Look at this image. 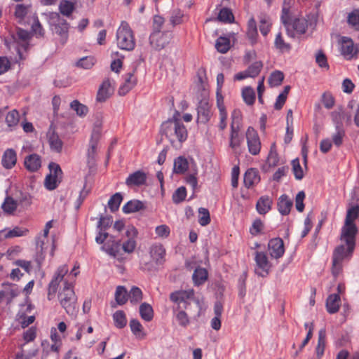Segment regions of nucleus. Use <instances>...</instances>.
<instances>
[{"label": "nucleus", "instance_id": "obj_1", "mask_svg": "<svg viewBox=\"0 0 359 359\" xmlns=\"http://www.w3.org/2000/svg\"><path fill=\"white\" fill-rule=\"evenodd\" d=\"M180 116V113L176 111L172 118L163 122L161 126L162 135L175 148L180 147L188 137L187 129Z\"/></svg>", "mask_w": 359, "mask_h": 359}, {"label": "nucleus", "instance_id": "obj_2", "mask_svg": "<svg viewBox=\"0 0 359 359\" xmlns=\"http://www.w3.org/2000/svg\"><path fill=\"white\" fill-rule=\"evenodd\" d=\"M356 236L340 233L342 244L337 246L332 255V273L337 276L341 269V263L345 259H350L355 248Z\"/></svg>", "mask_w": 359, "mask_h": 359}, {"label": "nucleus", "instance_id": "obj_3", "mask_svg": "<svg viewBox=\"0 0 359 359\" xmlns=\"http://www.w3.org/2000/svg\"><path fill=\"white\" fill-rule=\"evenodd\" d=\"M79 266L75 265L68 274L69 268L67 265L64 264L57 269L48 287L47 298L49 301L55 298L58 286L62 281L64 283L65 280L67 279L72 281L74 285L75 278L79 273Z\"/></svg>", "mask_w": 359, "mask_h": 359}, {"label": "nucleus", "instance_id": "obj_4", "mask_svg": "<svg viewBox=\"0 0 359 359\" xmlns=\"http://www.w3.org/2000/svg\"><path fill=\"white\" fill-rule=\"evenodd\" d=\"M58 299L67 314L72 316L76 314L77 297L74 291L72 281L65 280L63 287L58 294Z\"/></svg>", "mask_w": 359, "mask_h": 359}, {"label": "nucleus", "instance_id": "obj_5", "mask_svg": "<svg viewBox=\"0 0 359 359\" xmlns=\"http://www.w3.org/2000/svg\"><path fill=\"white\" fill-rule=\"evenodd\" d=\"M231 130L229 135V147L236 150L243 142V137L241 133L242 128V116L239 110H233L231 115Z\"/></svg>", "mask_w": 359, "mask_h": 359}, {"label": "nucleus", "instance_id": "obj_6", "mask_svg": "<svg viewBox=\"0 0 359 359\" xmlns=\"http://www.w3.org/2000/svg\"><path fill=\"white\" fill-rule=\"evenodd\" d=\"M117 46L124 50L130 51L135 47V39L129 25L123 21L116 31Z\"/></svg>", "mask_w": 359, "mask_h": 359}, {"label": "nucleus", "instance_id": "obj_7", "mask_svg": "<svg viewBox=\"0 0 359 359\" xmlns=\"http://www.w3.org/2000/svg\"><path fill=\"white\" fill-rule=\"evenodd\" d=\"M359 217V205H353L347 210L344 224L341 229V233L356 236L358 231L355 221Z\"/></svg>", "mask_w": 359, "mask_h": 359}, {"label": "nucleus", "instance_id": "obj_8", "mask_svg": "<svg viewBox=\"0 0 359 359\" xmlns=\"http://www.w3.org/2000/svg\"><path fill=\"white\" fill-rule=\"evenodd\" d=\"M50 173L46 175L44 180L45 187L52 191L55 189L62 178V171L59 164L51 162L48 165Z\"/></svg>", "mask_w": 359, "mask_h": 359}, {"label": "nucleus", "instance_id": "obj_9", "mask_svg": "<svg viewBox=\"0 0 359 359\" xmlns=\"http://www.w3.org/2000/svg\"><path fill=\"white\" fill-rule=\"evenodd\" d=\"M194 296V291L192 289L187 290H177L170 294V299L177 305L176 309H187L189 304L188 301Z\"/></svg>", "mask_w": 359, "mask_h": 359}, {"label": "nucleus", "instance_id": "obj_10", "mask_svg": "<svg viewBox=\"0 0 359 359\" xmlns=\"http://www.w3.org/2000/svg\"><path fill=\"white\" fill-rule=\"evenodd\" d=\"M248 151L250 154L256 156L260 152L262 144L257 132L251 126L248 127L245 133Z\"/></svg>", "mask_w": 359, "mask_h": 359}, {"label": "nucleus", "instance_id": "obj_11", "mask_svg": "<svg viewBox=\"0 0 359 359\" xmlns=\"http://www.w3.org/2000/svg\"><path fill=\"white\" fill-rule=\"evenodd\" d=\"M255 261L256 263V273L262 277L266 276L271 268L267 255L264 252L257 251L255 253Z\"/></svg>", "mask_w": 359, "mask_h": 359}, {"label": "nucleus", "instance_id": "obj_12", "mask_svg": "<svg viewBox=\"0 0 359 359\" xmlns=\"http://www.w3.org/2000/svg\"><path fill=\"white\" fill-rule=\"evenodd\" d=\"M48 16L49 24L50 26L54 27V31L60 36H67L69 29V24L67 21L61 18L58 13H50Z\"/></svg>", "mask_w": 359, "mask_h": 359}, {"label": "nucleus", "instance_id": "obj_13", "mask_svg": "<svg viewBox=\"0 0 359 359\" xmlns=\"http://www.w3.org/2000/svg\"><path fill=\"white\" fill-rule=\"evenodd\" d=\"M171 38V34L169 32H152L149 36L151 46L156 49L161 50L165 47Z\"/></svg>", "mask_w": 359, "mask_h": 359}, {"label": "nucleus", "instance_id": "obj_14", "mask_svg": "<svg viewBox=\"0 0 359 359\" xmlns=\"http://www.w3.org/2000/svg\"><path fill=\"white\" fill-rule=\"evenodd\" d=\"M308 22L306 19L296 18L292 23L287 27V34L290 37H294L296 34H303L306 32Z\"/></svg>", "mask_w": 359, "mask_h": 359}, {"label": "nucleus", "instance_id": "obj_15", "mask_svg": "<svg viewBox=\"0 0 359 359\" xmlns=\"http://www.w3.org/2000/svg\"><path fill=\"white\" fill-rule=\"evenodd\" d=\"M135 72L136 70L133 69L132 72H128L123 75V83L118 88V94L120 95H126L136 86L137 79L135 75Z\"/></svg>", "mask_w": 359, "mask_h": 359}, {"label": "nucleus", "instance_id": "obj_16", "mask_svg": "<svg viewBox=\"0 0 359 359\" xmlns=\"http://www.w3.org/2000/svg\"><path fill=\"white\" fill-rule=\"evenodd\" d=\"M268 250L271 257L279 259L285 253V246L283 241L280 238H272L268 244Z\"/></svg>", "mask_w": 359, "mask_h": 359}, {"label": "nucleus", "instance_id": "obj_17", "mask_svg": "<svg viewBox=\"0 0 359 359\" xmlns=\"http://www.w3.org/2000/svg\"><path fill=\"white\" fill-rule=\"evenodd\" d=\"M20 289L16 285L11 283H3L0 289V302L3 300L11 302L13 298L18 296L20 293Z\"/></svg>", "mask_w": 359, "mask_h": 359}, {"label": "nucleus", "instance_id": "obj_18", "mask_svg": "<svg viewBox=\"0 0 359 359\" xmlns=\"http://www.w3.org/2000/svg\"><path fill=\"white\" fill-rule=\"evenodd\" d=\"M340 51L346 60L352 59L357 53L353 40L346 36L341 38Z\"/></svg>", "mask_w": 359, "mask_h": 359}, {"label": "nucleus", "instance_id": "obj_19", "mask_svg": "<svg viewBox=\"0 0 359 359\" xmlns=\"http://www.w3.org/2000/svg\"><path fill=\"white\" fill-rule=\"evenodd\" d=\"M147 174L142 170H137L128 175L126 180V184L128 187H141L147 182Z\"/></svg>", "mask_w": 359, "mask_h": 359}, {"label": "nucleus", "instance_id": "obj_20", "mask_svg": "<svg viewBox=\"0 0 359 359\" xmlns=\"http://www.w3.org/2000/svg\"><path fill=\"white\" fill-rule=\"evenodd\" d=\"M149 254L151 259L157 264H163L165 261V249L161 243H154L149 248Z\"/></svg>", "mask_w": 359, "mask_h": 359}, {"label": "nucleus", "instance_id": "obj_21", "mask_svg": "<svg viewBox=\"0 0 359 359\" xmlns=\"http://www.w3.org/2000/svg\"><path fill=\"white\" fill-rule=\"evenodd\" d=\"M28 229L23 227L15 226L13 229H4L0 231V241L6 238L20 237L26 236Z\"/></svg>", "mask_w": 359, "mask_h": 359}, {"label": "nucleus", "instance_id": "obj_22", "mask_svg": "<svg viewBox=\"0 0 359 359\" xmlns=\"http://www.w3.org/2000/svg\"><path fill=\"white\" fill-rule=\"evenodd\" d=\"M100 140V134L93 132L89 142V147L87 151L88 163H93L97 155V147Z\"/></svg>", "mask_w": 359, "mask_h": 359}, {"label": "nucleus", "instance_id": "obj_23", "mask_svg": "<svg viewBox=\"0 0 359 359\" xmlns=\"http://www.w3.org/2000/svg\"><path fill=\"white\" fill-rule=\"evenodd\" d=\"M24 165L27 170L36 172L41 166V158L36 154H30L25 158Z\"/></svg>", "mask_w": 359, "mask_h": 359}, {"label": "nucleus", "instance_id": "obj_24", "mask_svg": "<svg viewBox=\"0 0 359 359\" xmlns=\"http://www.w3.org/2000/svg\"><path fill=\"white\" fill-rule=\"evenodd\" d=\"M260 182V176L259 175V171L255 168H250L248 169L245 175L243 182L248 189L254 187L257 184Z\"/></svg>", "mask_w": 359, "mask_h": 359}, {"label": "nucleus", "instance_id": "obj_25", "mask_svg": "<svg viewBox=\"0 0 359 359\" xmlns=\"http://www.w3.org/2000/svg\"><path fill=\"white\" fill-rule=\"evenodd\" d=\"M112 91L109 80L103 81L97 93V101L100 102H105L109 97Z\"/></svg>", "mask_w": 359, "mask_h": 359}, {"label": "nucleus", "instance_id": "obj_26", "mask_svg": "<svg viewBox=\"0 0 359 359\" xmlns=\"http://www.w3.org/2000/svg\"><path fill=\"white\" fill-rule=\"evenodd\" d=\"M273 200L269 196H261L256 203L257 211L260 215H265L271 209Z\"/></svg>", "mask_w": 359, "mask_h": 359}, {"label": "nucleus", "instance_id": "obj_27", "mask_svg": "<svg viewBox=\"0 0 359 359\" xmlns=\"http://www.w3.org/2000/svg\"><path fill=\"white\" fill-rule=\"evenodd\" d=\"M17 162L16 152L13 149H6L2 156V165L6 169H11L15 166Z\"/></svg>", "mask_w": 359, "mask_h": 359}, {"label": "nucleus", "instance_id": "obj_28", "mask_svg": "<svg viewBox=\"0 0 359 359\" xmlns=\"http://www.w3.org/2000/svg\"><path fill=\"white\" fill-rule=\"evenodd\" d=\"M198 121L201 123H207L211 117V111L209 104L206 102H201L197 108Z\"/></svg>", "mask_w": 359, "mask_h": 359}, {"label": "nucleus", "instance_id": "obj_29", "mask_svg": "<svg viewBox=\"0 0 359 359\" xmlns=\"http://www.w3.org/2000/svg\"><path fill=\"white\" fill-rule=\"evenodd\" d=\"M293 202L286 194L281 195L278 201V210L283 215H287L290 212Z\"/></svg>", "mask_w": 359, "mask_h": 359}, {"label": "nucleus", "instance_id": "obj_30", "mask_svg": "<svg viewBox=\"0 0 359 359\" xmlns=\"http://www.w3.org/2000/svg\"><path fill=\"white\" fill-rule=\"evenodd\" d=\"M341 299L339 294H332L326 301L327 311L330 313H337L340 307Z\"/></svg>", "mask_w": 359, "mask_h": 359}, {"label": "nucleus", "instance_id": "obj_31", "mask_svg": "<svg viewBox=\"0 0 359 359\" xmlns=\"http://www.w3.org/2000/svg\"><path fill=\"white\" fill-rule=\"evenodd\" d=\"M111 238H113V237H111V238L102 246L101 249L109 255L115 257L120 251L121 243L119 241L111 240Z\"/></svg>", "mask_w": 359, "mask_h": 359}, {"label": "nucleus", "instance_id": "obj_32", "mask_svg": "<svg viewBox=\"0 0 359 359\" xmlns=\"http://www.w3.org/2000/svg\"><path fill=\"white\" fill-rule=\"evenodd\" d=\"M331 117L335 124V128L338 126H342V123L345 117L346 118L347 122H350L351 120V116L350 114H346L342 107H338L333 111L331 113Z\"/></svg>", "mask_w": 359, "mask_h": 359}, {"label": "nucleus", "instance_id": "obj_33", "mask_svg": "<svg viewBox=\"0 0 359 359\" xmlns=\"http://www.w3.org/2000/svg\"><path fill=\"white\" fill-rule=\"evenodd\" d=\"M259 30L264 36H266L270 32L272 22L270 17L265 14L262 13L259 16Z\"/></svg>", "mask_w": 359, "mask_h": 359}, {"label": "nucleus", "instance_id": "obj_34", "mask_svg": "<svg viewBox=\"0 0 359 359\" xmlns=\"http://www.w3.org/2000/svg\"><path fill=\"white\" fill-rule=\"evenodd\" d=\"M247 36L252 44H255L257 41L258 36L257 23L254 17L249 19L247 28Z\"/></svg>", "mask_w": 359, "mask_h": 359}, {"label": "nucleus", "instance_id": "obj_35", "mask_svg": "<svg viewBox=\"0 0 359 359\" xmlns=\"http://www.w3.org/2000/svg\"><path fill=\"white\" fill-rule=\"evenodd\" d=\"M143 203L138 200H132L127 202L123 207L122 210L124 213L128 214L135 212L144 209Z\"/></svg>", "mask_w": 359, "mask_h": 359}, {"label": "nucleus", "instance_id": "obj_36", "mask_svg": "<svg viewBox=\"0 0 359 359\" xmlns=\"http://www.w3.org/2000/svg\"><path fill=\"white\" fill-rule=\"evenodd\" d=\"M130 327L132 333L139 339H144L146 334L140 322L137 319H132L130 321Z\"/></svg>", "mask_w": 359, "mask_h": 359}, {"label": "nucleus", "instance_id": "obj_37", "mask_svg": "<svg viewBox=\"0 0 359 359\" xmlns=\"http://www.w3.org/2000/svg\"><path fill=\"white\" fill-rule=\"evenodd\" d=\"M208 271L205 269L198 267L195 269L192 278L196 285H201L205 283L208 278Z\"/></svg>", "mask_w": 359, "mask_h": 359}, {"label": "nucleus", "instance_id": "obj_38", "mask_svg": "<svg viewBox=\"0 0 359 359\" xmlns=\"http://www.w3.org/2000/svg\"><path fill=\"white\" fill-rule=\"evenodd\" d=\"M325 341H326V330L323 328L320 329L318 332V344L316 346V354L318 358H321L325 351Z\"/></svg>", "mask_w": 359, "mask_h": 359}, {"label": "nucleus", "instance_id": "obj_39", "mask_svg": "<svg viewBox=\"0 0 359 359\" xmlns=\"http://www.w3.org/2000/svg\"><path fill=\"white\" fill-rule=\"evenodd\" d=\"M140 315L145 321H151L154 317V311L151 306L147 303H142L140 306Z\"/></svg>", "mask_w": 359, "mask_h": 359}, {"label": "nucleus", "instance_id": "obj_40", "mask_svg": "<svg viewBox=\"0 0 359 359\" xmlns=\"http://www.w3.org/2000/svg\"><path fill=\"white\" fill-rule=\"evenodd\" d=\"M48 142L51 150L57 153L61 152L63 143L57 134L52 133L48 137Z\"/></svg>", "mask_w": 359, "mask_h": 359}, {"label": "nucleus", "instance_id": "obj_41", "mask_svg": "<svg viewBox=\"0 0 359 359\" xmlns=\"http://www.w3.org/2000/svg\"><path fill=\"white\" fill-rule=\"evenodd\" d=\"M189 167L187 160L182 156L177 157L174 161V172L177 174L185 172Z\"/></svg>", "mask_w": 359, "mask_h": 359}, {"label": "nucleus", "instance_id": "obj_42", "mask_svg": "<svg viewBox=\"0 0 359 359\" xmlns=\"http://www.w3.org/2000/svg\"><path fill=\"white\" fill-rule=\"evenodd\" d=\"M129 299L128 292L125 287L118 286L115 292V300L119 305L125 304Z\"/></svg>", "mask_w": 359, "mask_h": 359}, {"label": "nucleus", "instance_id": "obj_43", "mask_svg": "<svg viewBox=\"0 0 359 359\" xmlns=\"http://www.w3.org/2000/svg\"><path fill=\"white\" fill-rule=\"evenodd\" d=\"M279 163V157L276 151V146L275 143L271 145L270 151L267 157L266 163L270 167H275Z\"/></svg>", "mask_w": 359, "mask_h": 359}, {"label": "nucleus", "instance_id": "obj_44", "mask_svg": "<svg viewBox=\"0 0 359 359\" xmlns=\"http://www.w3.org/2000/svg\"><path fill=\"white\" fill-rule=\"evenodd\" d=\"M128 297L132 304H137L142 300L143 294L140 288L133 286L128 292Z\"/></svg>", "mask_w": 359, "mask_h": 359}, {"label": "nucleus", "instance_id": "obj_45", "mask_svg": "<svg viewBox=\"0 0 359 359\" xmlns=\"http://www.w3.org/2000/svg\"><path fill=\"white\" fill-rule=\"evenodd\" d=\"M215 48L222 53H226L230 49V40L227 37H219L215 43Z\"/></svg>", "mask_w": 359, "mask_h": 359}, {"label": "nucleus", "instance_id": "obj_46", "mask_svg": "<svg viewBox=\"0 0 359 359\" xmlns=\"http://www.w3.org/2000/svg\"><path fill=\"white\" fill-rule=\"evenodd\" d=\"M242 97L248 105H252L255 101V93L252 88L245 87L242 90Z\"/></svg>", "mask_w": 359, "mask_h": 359}, {"label": "nucleus", "instance_id": "obj_47", "mask_svg": "<svg viewBox=\"0 0 359 359\" xmlns=\"http://www.w3.org/2000/svg\"><path fill=\"white\" fill-rule=\"evenodd\" d=\"M75 8L74 4L68 0H62L59 5L60 13L66 16H69Z\"/></svg>", "mask_w": 359, "mask_h": 359}, {"label": "nucleus", "instance_id": "obj_48", "mask_svg": "<svg viewBox=\"0 0 359 359\" xmlns=\"http://www.w3.org/2000/svg\"><path fill=\"white\" fill-rule=\"evenodd\" d=\"M70 107L72 109L75 111L76 114L79 116H85L88 112V108L77 100H75L70 103Z\"/></svg>", "mask_w": 359, "mask_h": 359}, {"label": "nucleus", "instance_id": "obj_49", "mask_svg": "<svg viewBox=\"0 0 359 359\" xmlns=\"http://www.w3.org/2000/svg\"><path fill=\"white\" fill-rule=\"evenodd\" d=\"M122 201L123 196L120 193L114 194L108 201V206L110 210L113 212L118 210Z\"/></svg>", "mask_w": 359, "mask_h": 359}, {"label": "nucleus", "instance_id": "obj_50", "mask_svg": "<svg viewBox=\"0 0 359 359\" xmlns=\"http://www.w3.org/2000/svg\"><path fill=\"white\" fill-rule=\"evenodd\" d=\"M345 137V130L342 126H338L336 127V131L332 136V140L334 144L339 147L343 143L344 137Z\"/></svg>", "mask_w": 359, "mask_h": 359}, {"label": "nucleus", "instance_id": "obj_51", "mask_svg": "<svg viewBox=\"0 0 359 359\" xmlns=\"http://www.w3.org/2000/svg\"><path fill=\"white\" fill-rule=\"evenodd\" d=\"M283 79V73L280 71H275L271 74L269 78V83L271 87L278 86L282 83Z\"/></svg>", "mask_w": 359, "mask_h": 359}, {"label": "nucleus", "instance_id": "obj_52", "mask_svg": "<svg viewBox=\"0 0 359 359\" xmlns=\"http://www.w3.org/2000/svg\"><path fill=\"white\" fill-rule=\"evenodd\" d=\"M114 325L116 327L121 329L126 325L127 320L126 314L123 311H117L113 315Z\"/></svg>", "mask_w": 359, "mask_h": 359}, {"label": "nucleus", "instance_id": "obj_53", "mask_svg": "<svg viewBox=\"0 0 359 359\" xmlns=\"http://www.w3.org/2000/svg\"><path fill=\"white\" fill-rule=\"evenodd\" d=\"M274 46L277 49L280 50L282 52L289 51L291 48V46L289 43L285 42L281 32H278L276 34L274 41Z\"/></svg>", "mask_w": 359, "mask_h": 359}, {"label": "nucleus", "instance_id": "obj_54", "mask_svg": "<svg viewBox=\"0 0 359 359\" xmlns=\"http://www.w3.org/2000/svg\"><path fill=\"white\" fill-rule=\"evenodd\" d=\"M20 121V114L16 109L8 113L6 116V123L8 127H14L18 125Z\"/></svg>", "mask_w": 359, "mask_h": 359}, {"label": "nucleus", "instance_id": "obj_55", "mask_svg": "<svg viewBox=\"0 0 359 359\" xmlns=\"http://www.w3.org/2000/svg\"><path fill=\"white\" fill-rule=\"evenodd\" d=\"M263 67V64L261 61H256L248 67L246 69L248 75L251 78H255L260 73Z\"/></svg>", "mask_w": 359, "mask_h": 359}, {"label": "nucleus", "instance_id": "obj_56", "mask_svg": "<svg viewBox=\"0 0 359 359\" xmlns=\"http://www.w3.org/2000/svg\"><path fill=\"white\" fill-rule=\"evenodd\" d=\"M234 19L231 11L229 8H224L219 11L218 20L223 22H231Z\"/></svg>", "mask_w": 359, "mask_h": 359}, {"label": "nucleus", "instance_id": "obj_57", "mask_svg": "<svg viewBox=\"0 0 359 359\" xmlns=\"http://www.w3.org/2000/svg\"><path fill=\"white\" fill-rule=\"evenodd\" d=\"M348 23L354 29L359 30V10H354L348 14Z\"/></svg>", "mask_w": 359, "mask_h": 359}, {"label": "nucleus", "instance_id": "obj_58", "mask_svg": "<svg viewBox=\"0 0 359 359\" xmlns=\"http://www.w3.org/2000/svg\"><path fill=\"white\" fill-rule=\"evenodd\" d=\"M187 196V190L184 187H180L175 190L172 194V201L174 203L178 204L184 201Z\"/></svg>", "mask_w": 359, "mask_h": 359}, {"label": "nucleus", "instance_id": "obj_59", "mask_svg": "<svg viewBox=\"0 0 359 359\" xmlns=\"http://www.w3.org/2000/svg\"><path fill=\"white\" fill-rule=\"evenodd\" d=\"M292 172L294 177L297 180H300L304 177V171L300 165L299 158H295L292 161Z\"/></svg>", "mask_w": 359, "mask_h": 359}, {"label": "nucleus", "instance_id": "obj_60", "mask_svg": "<svg viewBox=\"0 0 359 359\" xmlns=\"http://www.w3.org/2000/svg\"><path fill=\"white\" fill-rule=\"evenodd\" d=\"M30 6H25L24 4H18L15 7V15L21 22L25 19V17L29 12Z\"/></svg>", "mask_w": 359, "mask_h": 359}, {"label": "nucleus", "instance_id": "obj_61", "mask_svg": "<svg viewBox=\"0 0 359 359\" xmlns=\"http://www.w3.org/2000/svg\"><path fill=\"white\" fill-rule=\"evenodd\" d=\"M198 212L200 214L198 223L203 226L208 225L210 222V217L208 210L204 208H200Z\"/></svg>", "mask_w": 359, "mask_h": 359}, {"label": "nucleus", "instance_id": "obj_62", "mask_svg": "<svg viewBox=\"0 0 359 359\" xmlns=\"http://www.w3.org/2000/svg\"><path fill=\"white\" fill-rule=\"evenodd\" d=\"M1 207L5 212H12L16 209L17 204H16L15 201L12 198L7 197V198H6Z\"/></svg>", "mask_w": 359, "mask_h": 359}, {"label": "nucleus", "instance_id": "obj_63", "mask_svg": "<svg viewBox=\"0 0 359 359\" xmlns=\"http://www.w3.org/2000/svg\"><path fill=\"white\" fill-rule=\"evenodd\" d=\"M95 64V59L93 57H84L77 62V66L86 69H90Z\"/></svg>", "mask_w": 359, "mask_h": 359}, {"label": "nucleus", "instance_id": "obj_64", "mask_svg": "<svg viewBox=\"0 0 359 359\" xmlns=\"http://www.w3.org/2000/svg\"><path fill=\"white\" fill-rule=\"evenodd\" d=\"M156 234L161 238H168L170 233V229L166 224L157 226L155 229Z\"/></svg>", "mask_w": 359, "mask_h": 359}]
</instances>
